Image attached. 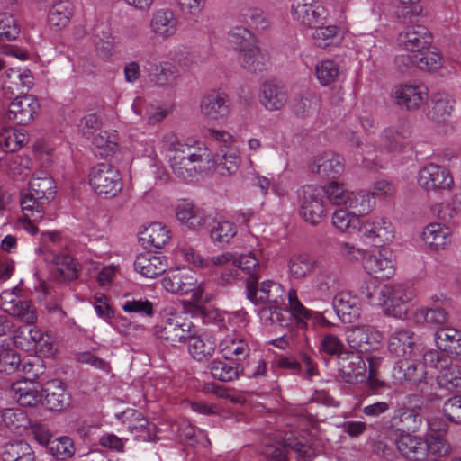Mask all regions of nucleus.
I'll use <instances>...</instances> for the list:
<instances>
[{
    "instance_id": "f257e3e1",
    "label": "nucleus",
    "mask_w": 461,
    "mask_h": 461,
    "mask_svg": "<svg viewBox=\"0 0 461 461\" xmlns=\"http://www.w3.org/2000/svg\"><path fill=\"white\" fill-rule=\"evenodd\" d=\"M159 143L161 150L167 153L173 175L180 180L189 181L215 168L214 154L200 140H181L175 132L167 131L162 135Z\"/></svg>"
},
{
    "instance_id": "f03ea898",
    "label": "nucleus",
    "mask_w": 461,
    "mask_h": 461,
    "mask_svg": "<svg viewBox=\"0 0 461 461\" xmlns=\"http://www.w3.org/2000/svg\"><path fill=\"white\" fill-rule=\"evenodd\" d=\"M431 41L432 36L425 26L418 24L407 27L398 36L399 46L405 55L398 57L396 62L428 71L439 68L442 58L436 49L429 50Z\"/></svg>"
},
{
    "instance_id": "7ed1b4c3",
    "label": "nucleus",
    "mask_w": 461,
    "mask_h": 461,
    "mask_svg": "<svg viewBox=\"0 0 461 461\" xmlns=\"http://www.w3.org/2000/svg\"><path fill=\"white\" fill-rule=\"evenodd\" d=\"M56 194L54 179L46 172H37L29 185V192L22 194L21 207L23 216L17 220L16 228L23 229L31 235L38 232L36 222L43 220L42 205L52 200Z\"/></svg>"
},
{
    "instance_id": "20e7f679",
    "label": "nucleus",
    "mask_w": 461,
    "mask_h": 461,
    "mask_svg": "<svg viewBox=\"0 0 461 461\" xmlns=\"http://www.w3.org/2000/svg\"><path fill=\"white\" fill-rule=\"evenodd\" d=\"M426 364L423 357H406L396 361L391 373L394 386L416 390L423 394L429 393V382Z\"/></svg>"
},
{
    "instance_id": "39448f33",
    "label": "nucleus",
    "mask_w": 461,
    "mask_h": 461,
    "mask_svg": "<svg viewBox=\"0 0 461 461\" xmlns=\"http://www.w3.org/2000/svg\"><path fill=\"white\" fill-rule=\"evenodd\" d=\"M162 286L170 294L177 295H191L192 302L196 305L203 304L212 299L203 282H198L192 269L171 271L162 278Z\"/></svg>"
},
{
    "instance_id": "423d86ee",
    "label": "nucleus",
    "mask_w": 461,
    "mask_h": 461,
    "mask_svg": "<svg viewBox=\"0 0 461 461\" xmlns=\"http://www.w3.org/2000/svg\"><path fill=\"white\" fill-rule=\"evenodd\" d=\"M59 241V232L42 233L41 244L35 249V252L42 255L45 261L52 263L62 279L73 280L77 277V264L68 253H57L56 246Z\"/></svg>"
},
{
    "instance_id": "0eeeda50",
    "label": "nucleus",
    "mask_w": 461,
    "mask_h": 461,
    "mask_svg": "<svg viewBox=\"0 0 461 461\" xmlns=\"http://www.w3.org/2000/svg\"><path fill=\"white\" fill-rule=\"evenodd\" d=\"M91 189L104 198L115 197L122 189L120 171L112 164L100 162L91 167L88 174Z\"/></svg>"
},
{
    "instance_id": "6e6552de",
    "label": "nucleus",
    "mask_w": 461,
    "mask_h": 461,
    "mask_svg": "<svg viewBox=\"0 0 461 461\" xmlns=\"http://www.w3.org/2000/svg\"><path fill=\"white\" fill-rule=\"evenodd\" d=\"M412 297V291L403 285H384L378 292L377 305L385 315L403 319L410 311Z\"/></svg>"
},
{
    "instance_id": "1a4fd4ad",
    "label": "nucleus",
    "mask_w": 461,
    "mask_h": 461,
    "mask_svg": "<svg viewBox=\"0 0 461 461\" xmlns=\"http://www.w3.org/2000/svg\"><path fill=\"white\" fill-rule=\"evenodd\" d=\"M194 329V324L185 314L173 313L162 325L155 327V335L169 346L176 347L186 343Z\"/></svg>"
},
{
    "instance_id": "9d476101",
    "label": "nucleus",
    "mask_w": 461,
    "mask_h": 461,
    "mask_svg": "<svg viewBox=\"0 0 461 461\" xmlns=\"http://www.w3.org/2000/svg\"><path fill=\"white\" fill-rule=\"evenodd\" d=\"M426 364L438 369L437 383L449 392H461V366L452 363L437 350L430 349L424 355Z\"/></svg>"
},
{
    "instance_id": "9b49d317",
    "label": "nucleus",
    "mask_w": 461,
    "mask_h": 461,
    "mask_svg": "<svg viewBox=\"0 0 461 461\" xmlns=\"http://www.w3.org/2000/svg\"><path fill=\"white\" fill-rule=\"evenodd\" d=\"M417 184L427 193L450 191L454 187V177L447 167L429 162L419 169Z\"/></svg>"
},
{
    "instance_id": "f8f14e48",
    "label": "nucleus",
    "mask_w": 461,
    "mask_h": 461,
    "mask_svg": "<svg viewBox=\"0 0 461 461\" xmlns=\"http://www.w3.org/2000/svg\"><path fill=\"white\" fill-rule=\"evenodd\" d=\"M362 267L366 274L375 278H389L395 272V257L386 246H375L363 258Z\"/></svg>"
},
{
    "instance_id": "ddd939ff",
    "label": "nucleus",
    "mask_w": 461,
    "mask_h": 461,
    "mask_svg": "<svg viewBox=\"0 0 461 461\" xmlns=\"http://www.w3.org/2000/svg\"><path fill=\"white\" fill-rule=\"evenodd\" d=\"M299 214L311 225L319 224L326 216L321 191L313 185L302 188L298 194Z\"/></svg>"
},
{
    "instance_id": "4468645a",
    "label": "nucleus",
    "mask_w": 461,
    "mask_h": 461,
    "mask_svg": "<svg viewBox=\"0 0 461 461\" xmlns=\"http://www.w3.org/2000/svg\"><path fill=\"white\" fill-rule=\"evenodd\" d=\"M388 350L397 357H423L428 352L414 332L400 329L392 333L388 340Z\"/></svg>"
},
{
    "instance_id": "2eb2a0df",
    "label": "nucleus",
    "mask_w": 461,
    "mask_h": 461,
    "mask_svg": "<svg viewBox=\"0 0 461 461\" xmlns=\"http://www.w3.org/2000/svg\"><path fill=\"white\" fill-rule=\"evenodd\" d=\"M359 234L363 240L385 246L393 240L395 228L389 218L375 215L362 221Z\"/></svg>"
},
{
    "instance_id": "dca6fc26",
    "label": "nucleus",
    "mask_w": 461,
    "mask_h": 461,
    "mask_svg": "<svg viewBox=\"0 0 461 461\" xmlns=\"http://www.w3.org/2000/svg\"><path fill=\"white\" fill-rule=\"evenodd\" d=\"M290 14L295 22L307 28L323 23L328 16L326 8L318 0H292Z\"/></svg>"
},
{
    "instance_id": "f3484780",
    "label": "nucleus",
    "mask_w": 461,
    "mask_h": 461,
    "mask_svg": "<svg viewBox=\"0 0 461 461\" xmlns=\"http://www.w3.org/2000/svg\"><path fill=\"white\" fill-rule=\"evenodd\" d=\"M316 430L286 431L283 438V447L294 451L300 457L310 459L320 451V441L315 438Z\"/></svg>"
},
{
    "instance_id": "a211bd4d",
    "label": "nucleus",
    "mask_w": 461,
    "mask_h": 461,
    "mask_svg": "<svg viewBox=\"0 0 461 461\" xmlns=\"http://www.w3.org/2000/svg\"><path fill=\"white\" fill-rule=\"evenodd\" d=\"M287 300L286 310L294 318L299 327L306 328L308 321L312 322L314 326L330 327L333 325L322 312L306 308L300 301L295 289H289Z\"/></svg>"
},
{
    "instance_id": "6ab92c4d",
    "label": "nucleus",
    "mask_w": 461,
    "mask_h": 461,
    "mask_svg": "<svg viewBox=\"0 0 461 461\" xmlns=\"http://www.w3.org/2000/svg\"><path fill=\"white\" fill-rule=\"evenodd\" d=\"M115 418L134 435L136 438L142 441H153L156 439V426L150 423L143 414L134 409H127L122 412L116 413Z\"/></svg>"
},
{
    "instance_id": "aec40b11",
    "label": "nucleus",
    "mask_w": 461,
    "mask_h": 461,
    "mask_svg": "<svg viewBox=\"0 0 461 461\" xmlns=\"http://www.w3.org/2000/svg\"><path fill=\"white\" fill-rule=\"evenodd\" d=\"M258 278L247 280V297L255 305L265 303H281L285 294L282 285L273 280L263 281L257 286Z\"/></svg>"
},
{
    "instance_id": "412c9836",
    "label": "nucleus",
    "mask_w": 461,
    "mask_h": 461,
    "mask_svg": "<svg viewBox=\"0 0 461 461\" xmlns=\"http://www.w3.org/2000/svg\"><path fill=\"white\" fill-rule=\"evenodd\" d=\"M200 111L208 121L225 120L230 113V101L224 92L212 91L202 97Z\"/></svg>"
},
{
    "instance_id": "4be33fe9",
    "label": "nucleus",
    "mask_w": 461,
    "mask_h": 461,
    "mask_svg": "<svg viewBox=\"0 0 461 461\" xmlns=\"http://www.w3.org/2000/svg\"><path fill=\"white\" fill-rule=\"evenodd\" d=\"M346 340L351 348L367 353L377 348L382 340V335L371 325H358L347 331Z\"/></svg>"
},
{
    "instance_id": "5701e85b",
    "label": "nucleus",
    "mask_w": 461,
    "mask_h": 461,
    "mask_svg": "<svg viewBox=\"0 0 461 461\" xmlns=\"http://www.w3.org/2000/svg\"><path fill=\"white\" fill-rule=\"evenodd\" d=\"M333 308L338 317L344 323H353L358 321L362 314V303L357 294L343 290L337 293L333 298Z\"/></svg>"
},
{
    "instance_id": "b1692460",
    "label": "nucleus",
    "mask_w": 461,
    "mask_h": 461,
    "mask_svg": "<svg viewBox=\"0 0 461 461\" xmlns=\"http://www.w3.org/2000/svg\"><path fill=\"white\" fill-rule=\"evenodd\" d=\"M390 421V429L394 437H398V429L416 433L423 422L420 407L401 406L393 411Z\"/></svg>"
},
{
    "instance_id": "393cba45",
    "label": "nucleus",
    "mask_w": 461,
    "mask_h": 461,
    "mask_svg": "<svg viewBox=\"0 0 461 461\" xmlns=\"http://www.w3.org/2000/svg\"><path fill=\"white\" fill-rule=\"evenodd\" d=\"M149 28L155 39L166 41L176 34L178 21L171 10L158 9L153 12Z\"/></svg>"
},
{
    "instance_id": "a878e982",
    "label": "nucleus",
    "mask_w": 461,
    "mask_h": 461,
    "mask_svg": "<svg viewBox=\"0 0 461 461\" xmlns=\"http://www.w3.org/2000/svg\"><path fill=\"white\" fill-rule=\"evenodd\" d=\"M395 444L398 451L407 459L424 461L427 459L426 441L423 437L410 433L405 429H398Z\"/></svg>"
},
{
    "instance_id": "bb28decb",
    "label": "nucleus",
    "mask_w": 461,
    "mask_h": 461,
    "mask_svg": "<svg viewBox=\"0 0 461 461\" xmlns=\"http://www.w3.org/2000/svg\"><path fill=\"white\" fill-rule=\"evenodd\" d=\"M393 95L399 106L414 111L427 99L428 89L423 85L400 84L394 87Z\"/></svg>"
},
{
    "instance_id": "cd10ccee",
    "label": "nucleus",
    "mask_w": 461,
    "mask_h": 461,
    "mask_svg": "<svg viewBox=\"0 0 461 461\" xmlns=\"http://www.w3.org/2000/svg\"><path fill=\"white\" fill-rule=\"evenodd\" d=\"M288 100L285 87L275 81H265L259 87L258 101L269 112L281 110Z\"/></svg>"
},
{
    "instance_id": "c85d7f7f",
    "label": "nucleus",
    "mask_w": 461,
    "mask_h": 461,
    "mask_svg": "<svg viewBox=\"0 0 461 461\" xmlns=\"http://www.w3.org/2000/svg\"><path fill=\"white\" fill-rule=\"evenodd\" d=\"M421 239L429 250L444 251L448 249L452 243V231L445 224L431 222L423 229Z\"/></svg>"
},
{
    "instance_id": "c756f323",
    "label": "nucleus",
    "mask_w": 461,
    "mask_h": 461,
    "mask_svg": "<svg viewBox=\"0 0 461 461\" xmlns=\"http://www.w3.org/2000/svg\"><path fill=\"white\" fill-rule=\"evenodd\" d=\"M176 217L183 226L194 230L203 228L209 220L203 209L187 200L181 201L176 205Z\"/></svg>"
},
{
    "instance_id": "7c9ffc66",
    "label": "nucleus",
    "mask_w": 461,
    "mask_h": 461,
    "mask_svg": "<svg viewBox=\"0 0 461 461\" xmlns=\"http://www.w3.org/2000/svg\"><path fill=\"white\" fill-rule=\"evenodd\" d=\"M178 259L192 263L194 267L201 269H210L212 266H223L230 261H234L235 253L222 252L211 258H203L196 254L191 247L184 246L179 248L176 252Z\"/></svg>"
},
{
    "instance_id": "2f4dec72",
    "label": "nucleus",
    "mask_w": 461,
    "mask_h": 461,
    "mask_svg": "<svg viewBox=\"0 0 461 461\" xmlns=\"http://www.w3.org/2000/svg\"><path fill=\"white\" fill-rule=\"evenodd\" d=\"M39 108L37 99L31 95L16 97L8 106L5 114L7 120L18 124H27L33 117Z\"/></svg>"
},
{
    "instance_id": "473e14b6",
    "label": "nucleus",
    "mask_w": 461,
    "mask_h": 461,
    "mask_svg": "<svg viewBox=\"0 0 461 461\" xmlns=\"http://www.w3.org/2000/svg\"><path fill=\"white\" fill-rule=\"evenodd\" d=\"M340 378L347 384H357L366 378V366L364 359L357 354L339 357L338 361Z\"/></svg>"
},
{
    "instance_id": "72a5a7b5",
    "label": "nucleus",
    "mask_w": 461,
    "mask_h": 461,
    "mask_svg": "<svg viewBox=\"0 0 461 461\" xmlns=\"http://www.w3.org/2000/svg\"><path fill=\"white\" fill-rule=\"evenodd\" d=\"M310 169L321 177L333 181L344 171L343 158L332 151H325L314 158Z\"/></svg>"
},
{
    "instance_id": "f704fd0d",
    "label": "nucleus",
    "mask_w": 461,
    "mask_h": 461,
    "mask_svg": "<svg viewBox=\"0 0 461 461\" xmlns=\"http://www.w3.org/2000/svg\"><path fill=\"white\" fill-rule=\"evenodd\" d=\"M237 21L258 33L269 31L272 26L270 14L258 6L240 8L237 14Z\"/></svg>"
},
{
    "instance_id": "c9c22d12",
    "label": "nucleus",
    "mask_w": 461,
    "mask_h": 461,
    "mask_svg": "<svg viewBox=\"0 0 461 461\" xmlns=\"http://www.w3.org/2000/svg\"><path fill=\"white\" fill-rule=\"evenodd\" d=\"M10 392L13 398L24 407H35L43 400V390L35 382L18 380L11 384Z\"/></svg>"
},
{
    "instance_id": "e433bc0d",
    "label": "nucleus",
    "mask_w": 461,
    "mask_h": 461,
    "mask_svg": "<svg viewBox=\"0 0 461 461\" xmlns=\"http://www.w3.org/2000/svg\"><path fill=\"white\" fill-rule=\"evenodd\" d=\"M167 268L166 258L151 252L140 254L134 261L135 271L146 278H155L163 274Z\"/></svg>"
},
{
    "instance_id": "4c0bfd02",
    "label": "nucleus",
    "mask_w": 461,
    "mask_h": 461,
    "mask_svg": "<svg viewBox=\"0 0 461 461\" xmlns=\"http://www.w3.org/2000/svg\"><path fill=\"white\" fill-rule=\"evenodd\" d=\"M341 285L339 275L331 269L321 268L312 282L313 294L321 300H327Z\"/></svg>"
},
{
    "instance_id": "58836bf2",
    "label": "nucleus",
    "mask_w": 461,
    "mask_h": 461,
    "mask_svg": "<svg viewBox=\"0 0 461 461\" xmlns=\"http://www.w3.org/2000/svg\"><path fill=\"white\" fill-rule=\"evenodd\" d=\"M42 403L50 411H59L69 405L70 397L59 380L49 381L43 389Z\"/></svg>"
},
{
    "instance_id": "ea45409f",
    "label": "nucleus",
    "mask_w": 461,
    "mask_h": 461,
    "mask_svg": "<svg viewBox=\"0 0 461 461\" xmlns=\"http://www.w3.org/2000/svg\"><path fill=\"white\" fill-rule=\"evenodd\" d=\"M220 353L225 359L240 361L249 357L250 348L240 334L227 333L219 343Z\"/></svg>"
},
{
    "instance_id": "a19ab883",
    "label": "nucleus",
    "mask_w": 461,
    "mask_h": 461,
    "mask_svg": "<svg viewBox=\"0 0 461 461\" xmlns=\"http://www.w3.org/2000/svg\"><path fill=\"white\" fill-rule=\"evenodd\" d=\"M237 59L243 68L255 73L262 71L267 61V55L257 44V41L237 51Z\"/></svg>"
},
{
    "instance_id": "79ce46f5",
    "label": "nucleus",
    "mask_w": 461,
    "mask_h": 461,
    "mask_svg": "<svg viewBox=\"0 0 461 461\" xmlns=\"http://www.w3.org/2000/svg\"><path fill=\"white\" fill-rule=\"evenodd\" d=\"M411 130L407 123L399 122L384 131V147L389 152H401L408 146Z\"/></svg>"
},
{
    "instance_id": "37998d69",
    "label": "nucleus",
    "mask_w": 461,
    "mask_h": 461,
    "mask_svg": "<svg viewBox=\"0 0 461 461\" xmlns=\"http://www.w3.org/2000/svg\"><path fill=\"white\" fill-rule=\"evenodd\" d=\"M140 240L146 247L162 249L170 239V230L161 222H152L140 233Z\"/></svg>"
},
{
    "instance_id": "c03bdc74",
    "label": "nucleus",
    "mask_w": 461,
    "mask_h": 461,
    "mask_svg": "<svg viewBox=\"0 0 461 461\" xmlns=\"http://www.w3.org/2000/svg\"><path fill=\"white\" fill-rule=\"evenodd\" d=\"M186 343L188 344L189 354L198 362L206 361L214 354L215 342L210 338L198 335L196 328Z\"/></svg>"
},
{
    "instance_id": "a18cd8bd",
    "label": "nucleus",
    "mask_w": 461,
    "mask_h": 461,
    "mask_svg": "<svg viewBox=\"0 0 461 461\" xmlns=\"http://www.w3.org/2000/svg\"><path fill=\"white\" fill-rule=\"evenodd\" d=\"M43 337V332L37 327H32L28 330L18 328L14 330L11 339L17 348L24 351H34L38 349Z\"/></svg>"
},
{
    "instance_id": "49530a36",
    "label": "nucleus",
    "mask_w": 461,
    "mask_h": 461,
    "mask_svg": "<svg viewBox=\"0 0 461 461\" xmlns=\"http://www.w3.org/2000/svg\"><path fill=\"white\" fill-rule=\"evenodd\" d=\"M14 346L11 338L0 339V373L2 374L12 375L22 364L21 356Z\"/></svg>"
},
{
    "instance_id": "de8ad7c7",
    "label": "nucleus",
    "mask_w": 461,
    "mask_h": 461,
    "mask_svg": "<svg viewBox=\"0 0 461 461\" xmlns=\"http://www.w3.org/2000/svg\"><path fill=\"white\" fill-rule=\"evenodd\" d=\"M179 77L177 67L170 61H159L149 73L150 81L158 87H168Z\"/></svg>"
},
{
    "instance_id": "09e8293b",
    "label": "nucleus",
    "mask_w": 461,
    "mask_h": 461,
    "mask_svg": "<svg viewBox=\"0 0 461 461\" xmlns=\"http://www.w3.org/2000/svg\"><path fill=\"white\" fill-rule=\"evenodd\" d=\"M0 420L10 431L23 434L30 426V419L20 408H6L0 411Z\"/></svg>"
},
{
    "instance_id": "8fccbe9b",
    "label": "nucleus",
    "mask_w": 461,
    "mask_h": 461,
    "mask_svg": "<svg viewBox=\"0 0 461 461\" xmlns=\"http://www.w3.org/2000/svg\"><path fill=\"white\" fill-rule=\"evenodd\" d=\"M343 39L344 32L337 25L318 26L312 33L314 43L322 49L338 47Z\"/></svg>"
},
{
    "instance_id": "3c124183",
    "label": "nucleus",
    "mask_w": 461,
    "mask_h": 461,
    "mask_svg": "<svg viewBox=\"0 0 461 461\" xmlns=\"http://www.w3.org/2000/svg\"><path fill=\"white\" fill-rule=\"evenodd\" d=\"M1 456L4 461H35L32 447L22 440L5 443L2 447Z\"/></svg>"
},
{
    "instance_id": "603ef678",
    "label": "nucleus",
    "mask_w": 461,
    "mask_h": 461,
    "mask_svg": "<svg viewBox=\"0 0 461 461\" xmlns=\"http://www.w3.org/2000/svg\"><path fill=\"white\" fill-rule=\"evenodd\" d=\"M93 149L103 158L113 156L118 148V136L115 131H101L94 136Z\"/></svg>"
},
{
    "instance_id": "864d4df0",
    "label": "nucleus",
    "mask_w": 461,
    "mask_h": 461,
    "mask_svg": "<svg viewBox=\"0 0 461 461\" xmlns=\"http://www.w3.org/2000/svg\"><path fill=\"white\" fill-rule=\"evenodd\" d=\"M73 6L68 1H59L54 4L48 14V23L54 31L65 28L72 16Z\"/></svg>"
},
{
    "instance_id": "5fc2aeb1",
    "label": "nucleus",
    "mask_w": 461,
    "mask_h": 461,
    "mask_svg": "<svg viewBox=\"0 0 461 461\" xmlns=\"http://www.w3.org/2000/svg\"><path fill=\"white\" fill-rule=\"evenodd\" d=\"M411 319L417 324L441 326L447 322L448 313L442 308H417Z\"/></svg>"
},
{
    "instance_id": "6e6d98bb",
    "label": "nucleus",
    "mask_w": 461,
    "mask_h": 461,
    "mask_svg": "<svg viewBox=\"0 0 461 461\" xmlns=\"http://www.w3.org/2000/svg\"><path fill=\"white\" fill-rule=\"evenodd\" d=\"M314 74L321 86H329L339 79L340 67L333 59H321L315 64Z\"/></svg>"
},
{
    "instance_id": "4d7b16f0",
    "label": "nucleus",
    "mask_w": 461,
    "mask_h": 461,
    "mask_svg": "<svg viewBox=\"0 0 461 461\" xmlns=\"http://www.w3.org/2000/svg\"><path fill=\"white\" fill-rule=\"evenodd\" d=\"M361 223L359 217L347 208L338 209L332 214V225L340 232L351 234L359 231Z\"/></svg>"
},
{
    "instance_id": "13d9d810",
    "label": "nucleus",
    "mask_w": 461,
    "mask_h": 461,
    "mask_svg": "<svg viewBox=\"0 0 461 461\" xmlns=\"http://www.w3.org/2000/svg\"><path fill=\"white\" fill-rule=\"evenodd\" d=\"M371 194L368 191L361 190L359 192H352L346 204L347 209L352 210V212L359 216L370 213L375 206V202L372 200Z\"/></svg>"
},
{
    "instance_id": "bf43d9fd",
    "label": "nucleus",
    "mask_w": 461,
    "mask_h": 461,
    "mask_svg": "<svg viewBox=\"0 0 461 461\" xmlns=\"http://www.w3.org/2000/svg\"><path fill=\"white\" fill-rule=\"evenodd\" d=\"M6 172L14 180L25 179L31 172V159L26 156L12 155L3 160Z\"/></svg>"
},
{
    "instance_id": "052dcab7",
    "label": "nucleus",
    "mask_w": 461,
    "mask_h": 461,
    "mask_svg": "<svg viewBox=\"0 0 461 461\" xmlns=\"http://www.w3.org/2000/svg\"><path fill=\"white\" fill-rule=\"evenodd\" d=\"M237 232L238 228L233 221L220 218L214 221L210 236L214 243L226 245L237 235Z\"/></svg>"
},
{
    "instance_id": "680f3d73",
    "label": "nucleus",
    "mask_w": 461,
    "mask_h": 461,
    "mask_svg": "<svg viewBox=\"0 0 461 461\" xmlns=\"http://www.w3.org/2000/svg\"><path fill=\"white\" fill-rule=\"evenodd\" d=\"M26 141V135L15 128L7 127L0 131V150L3 152H14Z\"/></svg>"
},
{
    "instance_id": "e2e57ef3",
    "label": "nucleus",
    "mask_w": 461,
    "mask_h": 461,
    "mask_svg": "<svg viewBox=\"0 0 461 461\" xmlns=\"http://www.w3.org/2000/svg\"><path fill=\"white\" fill-rule=\"evenodd\" d=\"M260 305L258 316L264 325H279L282 327L287 325V320L283 318L284 311L279 306L280 303H265Z\"/></svg>"
},
{
    "instance_id": "0e129e2a",
    "label": "nucleus",
    "mask_w": 461,
    "mask_h": 461,
    "mask_svg": "<svg viewBox=\"0 0 461 461\" xmlns=\"http://www.w3.org/2000/svg\"><path fill=\"white\" fill-rule=\"evenodd\" d=\"M227 39L236 52L256 41L253 32L244 24L230 29Z\"/></svg>"
},
{
    "instance_id": "69168bd1",
    "label": "nucleus",
    "mask_w": 461,
    "mask_h": 461,
    "mask_svg": "<svg viewBox=\"0 0 461 461\" xmlns=\"http://www.w3.org/2000/svg\"><path fill=\"white\" fill-rule=\"evenodd\" d=\"M248 322L249 316L244 310L225 312L221 316L219 328L221 329V326H224L228 333L238 334V330L245 328Z\"/></svg>"
},
{
    "instance_id": "338daca9",
    "label": "nucleus",
    "mask_w": 461,
    "mask_h": 461,
    "mask_svg": "<svg viewBox=\"0 0 461 461\" xmlns=\"http://www.w3.org/2000/svg\"><path fill=\"white\" fill-rule=\"evenodd\" d=\"M427 458L431 456L433 457H444L450 455L452 451L451 445L446 439V436L426 435Z\"/></svg>"
},
{
    "instance_id": "774afa93",
    "label": "nucleus",
    "mask_w": 461,
    "mask_h": 461,
    "mask_svg": "<svg viewBox=\"0 0 461 461\" xmlns=\"http://www.w3.org/2000/svg\"><path fill=\"white\" fill-rule=\"evenodd\" d=\"M460 334L461 330L450 327L438 329L434 333L435 344L439 350L449 353Z\"/></svg>"
}]
</instances>
